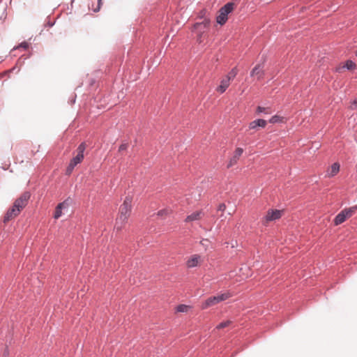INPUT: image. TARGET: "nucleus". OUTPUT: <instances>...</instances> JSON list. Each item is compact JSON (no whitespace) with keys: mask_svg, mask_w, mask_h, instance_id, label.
<instances>
[{"mask_svg":"<svg viewBox=\"0 0 357 357\" xmlns=\"http://www.w3.org/2000/svg\"><path fill=\"white\" fill-rule=\"evenodd\" d=\"M231 82L225 77L220 80V85L217 87L216 91L220 93H223L229 86Z\"/></svg>","mask_w":357,"mask_h":357,"instance_id":"2eb2a0df","label":"nucleus"},{"mask_svg":"<svg viewBox=\"0 0 357 357\" xmlns=\"http://www.w3.org/2000/svg\"><path fill=\"white\" fill-rule=\"evenodd\" d=\"M20 47L24 49H27L29 47V44L26 42H23L20 45Z\"/></svg>","mask_w":357,"mask_h":357,"instance_id":"cd10ccee","label":"nucleus"},{"mask_svg":"<svg viewBox=\"0 0 357 357\" xmlns=\"http://www.w3.org/2000/svg\"><path fill=\"white\" fill-rule=\"evenodd\" d=\"M169 214V211L167 209L160 210L158 212V215L163 216Z\"/></svg>","mask_w":357,"mask_h":357,"instance_id":"b1692460","label":"nucleus"},{"mask_svg":"<svg viewBox=\"0 0 357 357\" xmlns=\"http://www.w3.org/2000/svg\"><path fill=\"white\" fill-rule=\"evenodd\" d=\"M128 144L123 143L119 147V152H123L124 151H126L128 149Z\"/></svg>","mask_w":357,"mask_h":357,"instance_id":"5701e85b","label":"nucleus"},{"mask_svg":"<svg viewBox=\"0 0 357 357\" xmlns=\"http://www.w3.org/2000/svg\"><path fill=\"white\" fill-rule=\"evenodd\" d=\"M357 206H354L347 208L338 213L334 219V225H339L345 222L348 218H351L356 211Z\"/></svg>","mask_w":357,"mask_h":357,"instance_id":"423d86ee","label":"nucleus"},{"mask_svg":"<svg viewBox=\"0 0 357 357\" xmlns=\"http://www.w3.org/2000/svg\"><path fill=\"white\" fill-rule=\"evenodd\" d=\"M203 217V212L202 211H197L188 215L185 219V222H190L202 219Z\"/></svg>","mask_w":357,"mask_h":357,"instance_id":"4468645a","label":"nucleus"},{"mask_svg":"<svg viewBox=\"0 0 357 357\" xmlns=\"http://www.w3.org/2000/svg\"><path fill=\"white\" fill-rule=\"evenodd\" d=\"M350 109H357V99L354 100L351 102V105L349 106Z\"/></svg>","mask_w":357,"mask_h":357,"instance_id":"393cba45","label":"nucleus"},{"mask_svg":"<svg viewBox=\"0 0 357 357\" xmlns=\"http://www.w3.org/2000/svg\"><path fill=\"white\" fill-rule=\"evenodd\" d=\"M340 165L338 162L333 163L327 170V176L333 177L340 171Z\"/></svg>","mask_w":357,"mask_h":357,"instance_id":"dca6fc26","label":"nucleus"},{"mask_svg":"<svg viewBox=\"0 0 357 357\" xmlns=\"http://www.w3.org/2000/svg\"><path fill=\"white\" fill-rule=\"evenodd\" d=\"M100 1H101V0H98V3H100Z\"/></svg>","mask_w":357,"mask_h":357,"instance_id":"c756f323","label":"nucleus"},{"mask_svg":"<svg viewBox=\"0 0 357 357\" xmlns=\"http://www.w3.org/2000/svg\"><path fill=\"white\" fill-rule=\"evenodd\" d=\"M243 153V149L242 148H237L234 153L233 157L231 158L228 167L233 166L234 165L236 164L239 158L241 156V155Z\"/></svg>","mask_w":357,"mask_h":357,"instance_id":"ddd939ff","label":"nucleus"},{"mask_svg":"<svg viewBox=\"0 0 357 357\" xmlns=\"http://www.w3.org/2000/svg\"><path fill=\"white\" fill-rule=\"evenodd\" d=\"M257 112L261 113V112H265L266 114H271V112L269 110V108H266L264 107L258 106L257 108Z\"/></svg>","mask_w":357,"mask_h":357,"instance_id":"4be33fe9","label":"nucleus"},{"mask_svg":"<svg viewBox=\"0 0 357 357\" xmlns=\"http://www.w3.org/2000/svg\"><path fill=\"white\" fill-rule=\"evenodd\" d=\"M200 243L201 245H202L203 246L207 248L208 246V244H209V241L207 240V239H202L201 241H200Z\"/></svg>","mask_w":357,"mask_h":357,"instance_id":"bb28decb","label":"nucleus"},{"mask_svg":"<svg viewBox=\"0 0 357 357\" xmlns=\"http://www.w3.org/2000/svg\"><path fill=\"white\" fill-rule=\"evenodd\" d=\"M190 308H191V307L190 305L181 304L176 307V312H188Z\"/></svg>","mask_w":357,"mask_h":357,"instance_id":"a211bd4d","label":"nucleus"},{"mask_svg":"<svg viewBox=\"0 0 357 357\" xmlns=\"http://www.w3.org/2000/svg\"><path fill=\"white\" fill-rule=\"evenodd\" d=\"M266 121L264 119H257L251 121L249 123L248 128L250 130H257L259 127L265 128L266 126Z\"/></svg>","mask_w":357,"mask_h":357,"instance_id":"9b49d317","label":"nucleus"},{"mask_svg":"<svg viewBox=\"0 0 357 357\" xmlns=\"http://www.w3.org/2000/svg\"><path fill=\"white\" fill-rule=\"evenodd\" d=\"M238 73V70L237 67H234L228 73L227 75L225 76V77L231 82L236 77Z\"/></svg>","mask_w":357,"mask_h":357,"instance_id":"f3484780","label":"nucleus"},{"mask_svg":"<svg viewBox=\"0 0 357 357\" xmlns=\"http://www.w3.org/2000/svg\"><path fill=\"white\" fill-rule=\"evenodd\" d=\"M202 261V257L199 255H193L190 256L186 261V266L188 268H192L197 266Z\"/></svg>","mask_w":357,"mask_h":357,"instance_id":"1a4fd4ad","label":"nucleus"},{"mask_svg":"<svg viewBox=\"0 0 357 357\" xmlns=\"http://www.w3.org/2000/svg\"><path fill=\"white\" fill-rule=\"evenodd\" d=\"M225 209H226V206L225 204H220L218 206V211L224 212L225 211Z\"/></svg>","mask_w":357,"mask_h":357,"instance_id":"a878e982","label":"nucleus"},{"mask_svg":"<svg viewBox=\"0 0 357 357\" xmlns=\"http://www.w3.org/2000/svg\"><path fill=\"white\" fill-rule=\"evenodd\" d=\"M231 324V321L230 320H227V321H223V322H221L220 324H218L216 328H215L214 331L215 330H219V329H222V328H224L225 327H227L229 326L230 324Z\"/></svg>","mask_w":357,"mask_h":357,"instance_id":"aec40b11","label":"nucleus"},{"mask_svg":"<svg viewBox=\"0 0 357 357\" xmlns=\"http://www.w3.org/2000/svg\"><path fill=\"white\" fill-rule=\"evenodd\" d=\"M231 296L232 294L229 291H227L217 296H211L202 303L201 308L202 310H206L231 298Z\"/></svg>","mask_w":357,"mask_h":357,"instance_id":"39448f33","label":"nucleus"},{"mask_svg":"<svg viewBox=\"0 0 357 357\" xmlns=\"http://www.w3.org/2000/svg\"><path fill=\"white\" fill-rule=\"evenodd\" d=\"M86 147V146L84 142H82L79 145L76 150L77 155L71 159L66 169V174L70 175L73 172L75 167L82 162L84 157V152Z\"/></svg>","mask_w":357,"mask_h":357,"instance_id":"20e7f679","label":"nucleus"},{"mask_svg":"<svg viewBox=\"0 0 357 357\" xmlns=\"http://www.w3.org/2000/svg\"><path fill=\"white\" fill-rule=\"evenodd\" d=\"M204 13H205L204 10H202V12L200 13V17H204Z\"/></svg>","mask_w":357,"mask_h":357,"instance_id":"c85d7f7f","label":"nucleus"},{"mask_svg":"<svg viewBox=\"0 0 357 357\" xmlns=\"http://www.w3.org/2000/svg\"><path fill=\"white\" fill-rule=\"evenodd\" d=\"M211 20L205 17L201 22H197L193 26V31L196 33V40L199 43H202L206 37L209 29Z\"/></svg>","mask_w":357,"mask_h":357,"instance_id":"7ed1b4c3","label":"nucleus"},{"mask_svg":"<svg viewBox=\"0 0 357 357\" xmlns=\"http://www.w3.org/2000/svg\"><path fill=\"white\" fill-rule=\"evenodd\" d=\"M282 211L277 209H270L267 211L266 215L262 218L261 223L267 226L270 222L275 221L282 217Z\"/></svg>","mask_w":357,"mask_h":357,"instance_id":"6e6552de","label":"nucleus"},{"mask_svg":"<svg viewBox=\"0 0 357 357\" xmlns=\"http://www.w3.org/2000/svg\"><path fill=\"white\" fill-rule=\"evenodd\" d=\"M234 9V3H227L219 11V15L217 16L216 21L218 24L222 25L227 21V15Z\"/></svg>","mask_w":357,"mask_h":357,"instance_id":"0eeeda50","label":"nucleus"},{"mask_svg":"<svg viewBox=\"0 0 357 357\" xmlns=\"http://www.w3.org/2000/svg\"><path fill=\"white\" fill-rule=\"evenodd\" d=\"M263 65L257 64L251 71L250 75L252 77H257V79H260L264 76Z\"/></svg>","mask_w":357,"mask_h":357,"instance_id":"f8f14e48","label":"nucleus"},{"mask_svg":"<svg viewBox=\"0 0 357 357\" xmlns=\"http://www.w3.org/2000/svg\"><path fill=\"white\" fill-rule=\"evenodd\" d=\"M356 55L357 56V50H356Z\"/></svg>","mask_w":357,"mask_h":357,"instance_id":"7c9ffc66","label":"nucleus"},{"mask_svg":"<svg viewBox=\"0 0 357 357\" xmlns=\"http://www.w3.org/2000/svg\"><path fill=\"white\" fill-rule=\"evenodd\" d=\"M69 206V199H66L61 203H59L56 207L54 218L58 219L62 215V209L67 208Z\"/></svg>","mask_w":357,"mask_h":357,"instance_id":"9d476101","label":"nucleus"},{"mask_svg":"<svg viewBox=\"0 0 357 357\" xmlns=\"http://www.w3.org/2000/svg\"><path fill=\"white\" fill-rule=\"evenodd\" d=\"M132 198L130 196L126 197L123 203L119 208V215L116 219L115 227L117 230H121L128 221L132 211Z\"/></svg>","mask_w":357,"mask_h":357,"instance_id":"f257e3e1","label":"nucleus"},{"mask_svg":"<svg viewBox=\"0 0 357 357\" xmlns=\"http://www.w3.org/2000/svg\"><path fill=\"white\" fill-rule=\"evenodd\" d=\"M283 121H284V117L278 116V115L273 116L269 120V123H280V122H283Z\"/></svg>","mask_w":357,"mask_h":357,"instance_id":"6ab92c4d","label":"nucleus"},{"mask_svg":"<svg viewBox=\"0 0 357 357\" xmlns=\"http://www.w3.org/2000/svg\"><path fill=\"white\" fill-rule=\"evenodd\" d=\"M356 66L355 63H354L352 61H350V60L347 61L344 66V67H346L349 70L355 69Z\"/></svg>","mask_w":357,"mask_h":357,"instance_id":"412c9836","label":"nucleus"},{"mask_svg":"<svg viewBox=\"0 0 357 357\" xmlns=\"http://www.w3.org/2000/svg\"><path fill=\"white\" fill-rule=\"evenodd\" d=\"M29 198V192H25L18 199H17L15 201L13 207L7 211L4 217V222H8L17 216L20 211L26 206Z\"/></svg>","mask_w":357,"mask_h":357,"instance_id":"f03ea898","label":"nucleus"}]
</instances>
